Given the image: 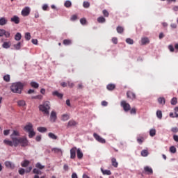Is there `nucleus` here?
Masks as SVG:
<instances>
[{
    "mask_svg": "<svg viewBox=\"0 0 178 178\" xmlns=\"http://www.w3.org/2000/svg\"><path fill=\"white\" fill-rule=\"evenodd\" d=\"M14 147H17L20 144L21 147H27L29 145V140L26 136L13 138Z\"/></svg>",
    "mask_w": 178,
    "mask_h": 178,
    "instance_id": "1",
    "label": "nucleus"
},
{
    "mask_svg": "<svg viewBox=\"0 0 178 178\" xmlns=\"http://www.w3.org/2000/svg\"><path fill=\"white\" fill-rule=\"evenodd\" d=\"M24 85L22 82H16L12 84L10 90L16 94H22Z\"/></svg>",
    "mask_w": 178,
    "mask_h": 178,
    "instance_id": "2",
    "label": "nucleus"
},
{
    "mask_svg": "<svg viewBox=\"0 0 178 178\" xmlns=\"http://www.w3.org/2000/svg\"><path fill=\"white\" fill-rule=\"evenodd\" d=\"M51 109V104L49 102L46 101L42 104L39 106V111L42 112L44 115H47V116L49 115V110Z\"/></svg>",
    "mask_w": 178,
    "mask_h": 178,
    "instance_id": "3",
    "label": "nucleus"
},
{
    "mask_svg": "<svg viewBox=\"0 0 178 178\" xmlns=\"http://www.w3.org/2000/svg\"><path fill=\"white\" fill-rule=\"evenodd\" d=\"M120 105L122 108H123L124 112H129V111L131 109V106H130V104L126 102V101L124 100L121 102Z\"/></svg>",
    "mask_w": 178,
    "mask_h": 178,
    "instance_id": "4",
    "label": "nucleus"
},
{
    "mask_svg": "<svg viewBox=\"0 0 178 178\" xmlns=\"http://www.w3.org/2000/svg\"><path fill=\"white\" fill-rule=\"evenodd\" d=\"M93 137L97 141H98V143H101L102 144H105V143H106V140H105V139H104L97 133L93 134Z\"/></svg>",
    "mask_w": 178,
    "mask_h": 178,
    "instance_id": "5",
    "label": "nucleus"
},
{
    "mask_svg": "<svg viewBox=\"0 0 178 178\" xmlns=\"http://www.w3.org/2000/svg\"><path fill=\"white\" fill-rule=\"evenodd\" d=\"M24 131L26 133H29V131H31L32 130H34L33 124L29 122L24 127Z\"/></svg>",
    "mask_w": 178,
    "mask_h": 178,
    "instance_id": "6",
    "label": "nucleus"
},
{
    "mask_svg": "<svg viewBox=\"0 0 178 178\" xmlns=\"http://www.w3.org/2000/svg\"><path fill=\"white\" fill-rule=\"evenodd\" d=\"M76 152H77V147H74L70 149V159H74L76 158Z\"/></svg>",
    "mask_w": 178,
    "mask_h": 178,
    "instance_id": "7",
    "label": "nucleus"
},
{
    "mask_svg": "<svg viewBox=\"0 0 178 178\" xmlns=\"http://www.w3.org/2000/svg\"><path fill=\"white\" fill-rule=\"evenodd\" d=\"M57 116H56V112L51 111L50 115V122L52 123H55L56 122Z\"/></svg>",
    "mask_w": 178,
    "mask_h": 178,
    "instance_id": "8",
    "label": "nucleus"
},
{
    "mask_svg": "<svg viewBox=\"0 0 178 178\" xmlns=\"http://www.w3.org/2000/svg\"><path fill=\"white\" fill-rule=\"evenodd\" d=\"M4 165L7 169H15V163L11 161H6Z\"/></svg>",
    "mask_w": 178,
    "mask_h": 178,
    "instance_id": "9",
    "label": "nucleus"
},
{
    "mask_svg": "<svg viewBox=\"0 0 178 178\" xmlns=\"http://www.w3.org/2000/svg\"><path fill=\"white\" fill-rule=\"evenodd\" d=\"M22 16H29L30 15V8L29 7H25L22 10Z\"/></svg>",
    "mask_w": 178,
    "mask_h": 178,
    "instance_id": "10",
    "label": "nucleus"
},
{
    "mask_svg": "<svg viewBox=\"0 0 178 178\" xmlns=\"http://www.w3.org/2000/svg\"><path fill=\"white\" fill-rule=\"evenodd\" d=\"M144 172L146 175H152V173H154L152 168H151L149 166L144 167Z\"/></svg>",
    "mask_w": 178,
    "mask_h": 178,
    "instance_id": "11",
    "label": "nucleus"
},
{
    "mask_svg": "<svg viewBox=\"0 0 178 178\" xmlns=\"http://www.w3.org/2000/svg\"><path fill=\"white\" fill-rule=\"evenodd\" d=\"M19 136H20V133L18 131L14 130L10 136L12 141H13V138H17Z\"/></svg>",
    "mask_w": 178,
    "mask_h": 178,
    "instance_id": "12",
    "label": "nucleus"
},
{
    "mask_svg": "<svg viewBox=\"0 0 178 178\" xmlns=\"http://www.w3.org/2000/svg\"><path fill=\"white\" fill-rule=\"evenodd\" d=\"M127 97L130 99H136V94L131 91H128L127 92Z\"/></svg>",
    "mask_w": 178,
    "mask_h": 178,
    "instance_id": "13",
    "label": "nucleus"
},
{
    "mask_svg": "<svg viewBox=\"0 0 178 178\" xmlns=\"http://www.w3.org/2000/svg\"><path fill=\"white\" fill-rule=\"evenodd\" d=\"M12 47V42H4L2 44V48H4L5 49H8Z\"/></svg>",
    "mask_w": 178,
    "mask_h": 178,
    "instance_id": "14",
    "label": "nucleus"
},
{
    "mask_svg": "<svg viewBox=\"0 0 178 178\" xmlns=\"http://www.w3.org/2000/svg\"><path fill=\"white\" fill-rule=\"evenodd\" d=\"M11 22L13 23H15V24H19V23H20V18H19V17L14 15L12 18H11Z\"/></svg>",
    "mask_w": 178,
    "mask_h": 178,
    "instance_id": "15",
    "label": "nucleus"
},
{
    "mask_svg": "<svg viewBox=\"0 0 178 178\" xmlns=\"http://www.w3.org/2000/svg\"><path fill=\"white\" fill-rule=\"evenodd\" d=\"M106 88L108 91H113L116 88V85L110 83L106 86Z\"/></svg>",
    "mask_w": 178,
    "mask_h": 178,
    "instance_id": "16",
    "label": "nucleus"
},
{
    "mask_svg": "<svg viewBox=\"0 0 178 178\" xmlns=\"http://www.w3.org/2000/svg\"><path fill=\"white\" fill-rule=\"evenodd\" d=\"M3 143L6 145H9L10 147H13V145H15L13 140H9L5 139L3 140Z\"/></svg>",
    "mask_w": 178,
    "mask_h": 178,
    "instance_id": "17",
    "label": "nucleus"
},
{
    "mask_svg": "<svg viewBox=\"0 0 178 178\" xmlns=\"http://www.w3.org/2000/svg\"><path fill=\"white\" fill-rule=\"evenodd\" d=\"M147 44H149V39L148 38H142L141 45H147Z\"/></svg>",
    "mask_w": 178,
    "mask_h": 178,
    "instance_id": "18",
    "label": "nucleus"
},
{
    "mask_svg": "<svg viewBox=\"0 0 178 178\" xmlns=\"http://www.w3.org/2000/svg\"><path fill=\"white\" fill-rule=\"evenodd\" d=\"M8 24V19L5 17L0 18V26H5Z\"/></svg>",
    "mask_w": 178,
    "mask_h": 178,
    "instance_id": "19",
    "label": "nucleus"
},
{
    "mask_svg": "<svg viewBox=\"0 0 178 178\" xmlns=\"http://www.w3.org/2000/svg\"><path fill=\"white\" fill-rule=\"evenodd\" d=\"M157 101L159 104H160V105H165L166 102V99H165V97H159Z\"/></svg>",
    "mask_w": 178,
    "mask_h": 178,
    "instance_id": "20",
    "label": "nucleus"
},
{
    "mask_svg": "<svg viewBox=\"0 0 178 178\" xmlns=\"http://www.w3.org/2000/svg\"><path fill=\"white\" fill-rule=\"evenodd\" d=\"M76 155L78 159H81L83 158V152H81V149H76Z\"/></svg>",
    "mask_w": 178,
    "mask_h": 178,
    "instance_id": "21",
    "label": "nucleus"
},
{
    "mask_svg": "<svg viewBox=\"0 0 178 178\" xmlns=\"http://www.w3.org/2000/svg\"><path fill=\"white\" fill-rule=\"evenodd\" d=\"M38 131H39V133H46V131H47V129L46 127H39L37 128Z\"/></svg>",
    "mask_w": 178,
    "mask_h": 178,
    "instance_id": "22",
    "label": "nucleus"
},
{
    "mask_svg": "<svg viewBox=\"0 0 178 178\" xmlns=\"http://www.w3.org/2000/svg\"><path fill=\"white\" fill-rule=\"evenodd\" d=\"M76 124H77V122H76V121L74 120H70L67 123V127H73V126H76Z\"/></svg>",
    "mask_w": 178,
    "mask_h": 178,
    "instance_id": "23",
    "label": "nucleus"
},
{
    "mask_svg": "<svg viewBox=\"0 0 178 178\" xmlns=\"http://www.w3.org/2000/svg\"><path fill=\"white\" fill-rule=\"evenodd\" d=\"M53 95L58 97V98H60V99H62V98H63V94L59 93V92H58V91L53 92Z\"/></svg>",
    "mask_w": 178,
    "mask_h": 178,
    "instance_id": "24",
    "label": "nucleus"
},
{
    "mask_svg": "<svg viewBox=\"0 0 178 178\" xmlns=\"http://www.w3.org/2000/svg\"><path fill=\"white\" fill-rule=\"evenodd\" d=\"M29 165H30V161L29 160H24L21 163V166H22V168H27Z\"/></svg>",
    "mask_w": 178,
    "mask_h": 178,
    "instance_id": "25",
    "label": "nucleus"
},
{
    "mask_svg": "<svg viewBox=\"0 0 178 178\" xmlns=\"http://www.w3.org/2000/svg\"><path fill=\"white\" fill-rule=\"evenodd\" d=\"M111 163H112V166H113L114 168H118V166L119 165L118 161H116V159L115 158H113L111 159Z\"/></svg>",
    "mask_w": 178,
    "mask_h": 178,
    "instance_id": "26",
    "label": "nucleus"
},
{
    "mask_svg": "<svg viewBox=\"0 0 178 178\" xmlns=\"http://www.w3.org/2000/svg\"><path fill=\"white\" fill-rule=\"evenodd\" d=\"M15 41H20L22 40V33H17L15 35Z\"/></svg>",
    "mask_w": 178,
    "mask_h": 178,
    "instance_id": "27",
    "label": "nucleus"
},
{
    "mask_svg": "<svg viewBox=\"0 0 178 178\" xmlns=\"http://www.w3.org/2000/svg\"><path fill=\"white\" fill-rule=\"evenodd\" d=\"M49 138H51V140H57L58 139V136H56V135H55V134H53L52 132L49 133L48 134Z\"/></svg>",
    "mask_w": 178,
    "mask_h": 178,
    "instance_id": "28",
    "label": "nucleus"
},
{
    "mask_svg": "<svg viewBox=\"0 0 178 178\" xmlns=\"http://www.w3.org/2000/svg\"><path fill=\"white\" fill-rule=\"evenodd\" d=\"M51 151L54 152V154H62V149L55 147L53 148Z\"/></svg>",
    "mask_w": 178,
    "mask_h": 178,
    "instance_id": "29",
    "label": "nucleus"
},
{
    "mask_svg": "<svg viewBox=\"0 0 178 178\" xmlns=\"http://www.w3.org/2000/svg\"><path fill=\"white\" fill-rule=\"evenodd\" d=\"M29 138H33L35 136V131H34V129H32L31 131H29Z\"/></svg>",
    "mask_w": 178,
    "mask_h": 178,
    "instance_id": "30",
    "label": "nucleus"
},
{
    "mask_svg": "<svg viewBox=\"0 0 178 178\" xmlns=\"http://www.w3.org/2000/svg\"><path fill=\"white\" fill-rule=\"evenodd\" d=\"M102 172L103 175H106L107 176H111V175H112V172H111V170H104L103 169H102Z\"/></svg>",
    "mask_w": 178,
    "mask_h": 178,
    "instance_id": "31",
    "label": "nucleus"
},
{
    "mask_svg": "<svg viewBox=\"0 0 178 178\" xmlns=\"http://www.w3.org/2000/svg\"><path fill=\"white\" fill-rule=\"evenodd\" d=\"M98 23H105L106 22V19L104 17H99L97 18Z\"/></svg>",
    "mask_w": 178,
    "mask_h": 178,
    "instance_id": "32",
    "label": "nucleus"
},
{
    "mask_svg": "<svg viewBox=\"0 0 178 178\" xmlns=\"http://www.w3.org/2000/svg\"><path fill=\"white\" fill-rule=\"evenodd\" d=\"M17 104L18 106H26V102L24 100H19Z\"/></svg>",
    "mask_w": 178,
    "mask_h": 178,
    "instance_id": "33",
    "label": "nucleus"
},
{
    "mask_svg": "<svg viewBox=\"0 0 178 178\" xmlns=\"http://www.w3.org/2000/svg\"><path fill=\"white\" fill-rule=\"evenodd\" d=\"M140 154L143 156H148L149 153L148 152V149H143L141 151Z\"/></svg>",
    "mask_w": 178,
    "mask_h": 178,
    "instance_id": "34",
    "label": "nucleus"
},
{
    "mask_svg": "<svg viewBox=\"0 0 178 178\" xmlns=\"http://www.w3.org/2000/svg\"><path fill=\"white\" fill-rule=\"evenodd\" d=\"M63 45H71L72 41L69 39H65L63 42Z\"/></svg>",
    "mask_w": 178,
    "mask_h": 178,
    "instance_id": "35",
    "label": "nucleus"
},
{
    "mask_svg": "<svg viewBox=\"0 0 178 178\" xmlns=\"http://www.w3.org/2000/svg\"><path fill=\"white\" fill-rule=\"evenodd\" d=\"M124 31V29H123V27L122 26L117 27V32L118 33V34H122V33H123Z\"/></svg>",
    "mask_w": 178,
    "mask_h": 178,
    "instance_id": "36",
    "label": "nucleus"
},
{
    "mask_svg": "<svg viewBox=\"0 0 178 178\" xmlns=\"http://www.w3.org/2000/svg\"><path fill=\"white\" fill-rule=\"evenodd\" d=\"M127 44H129V45H133L134 44V40L131 38H127L126 39Z\"/></svg>",
    "mask_w": 178,
    "mask_h": 178,
    "instance_id": "37",
    "label": "nucleus"
},
{
    "mask_svg": "<svg viewBox=\"0 0 178 178\" xmlns=\"http://www.w3.org/2000/svg\"><path fill=\"white\" fill-rule=\"evenodd\" d=\"M4 81H6L7 83H9L10 81V75L6 74L3 76Z\"/></svg>",
    "mask_w": 178,
    "mask_h": 178,
    "instance_id": "38",
    "label": "nucleus"
},
{
    "mask_svg": "<svg viewBox=\"0 0 178 178\" xmlns=\"http://www.w3.org/2000/svg\"><path fill=\"white\" fill-rule=\"evenodd\" d=\"M25 40H26V41H30V40H31V35L30 33L27 32L25 33Z\"/></svg>",
    "mask_w": 178,
    "mask_h": 178,
    "instance_id": "39",
    "label": "nucleus"
},
{
    "mask_svg": "<svg viewBox=\"0 0 178 178\" xmlns=\"http://www.w3.org/2000/svg\"><path fill=\"white\" fill-rule=\"evenodd\" d=\"M170 152H171V154H176L177 152V149L175 146H171L170 147Z\"/></svg>",
    "mask_w": 178,
    "mask_h": 178,
    "instance_id": "40",
    "label": "nucleus"
},
{
    "mask_svg": "<svg viewBox=\"0 0 178 178\" xmlns=\"http://www.w3.org/2000/svg\"><path fill=\"white\" fill-rule=\"evenodd\" d=\"M61 120H63V122H66V120H69V115L67 114H63L62 116Z\"/></svg>",
    "mask_w": 178,
    "mask_h": 178,
    "instance_id": "41",
    "label": "nucleus"
},
{
    "mask_svg": "<svg viewBox=\"0 0 178 178\" xmlns=\"http://www.w3.org/2000/svg\"><path fill=\"white\" fill-rule=\"evenodd\" d=\"M31 87H33V88H38L40 87V85L37 82H31Z\"/></svg>",
    "mask_w": 178,
    "mask_h": 178,
    "instance_id": "42",
    "label": "nucleus"
},
{
    "mask_svg": "<svg viewBox=\"0 0 178 178\" xmlns=\"http://www.w3.org/2000/svg\"><path fill=\"white\" fill-rule=\"evenodd\" d=\"M35 167L38 168V169H44L45 168V165H42L40 164V163H37L35 165Z\"/></svg>",
    "mask_w": 178,
    "mask_h": 178,
    "instance_id": "43",
    "label": "nucleus"
},
{
    "mask_svg": "<svg viewBox=\"0 0 178 178\" xmlns=\"http://www.w3.org/2000/svg\"><path fill=\"white\" fill-rule=\"evenodd\" d=\"M22 45V42H19L17 44H14V48H15L17 50L20 49Z\"/></svg>",
    "mask_w": 178,
    "mask_h": 178,
    "instance_id": "44",
    "label": "nucleus"
},
{
    "mask_svg": "<svg viewBox=\"0 0 178 178\" xmlns=\"http://www.w3.org/2000/svg\"><path fill=\"white\" fill-rule=\"evenodd\" d=\"M155 134H156V131L155 129H151L149 131V135L151 137H154V136H155Z\"/></svg>",
    "mask_w": 178,
    "mask_h": 178,
    "instance_id": "45",
    "label": "nucleus"
},
{
    "mask_svg": "<svg viewBox=\"0 0 178 178\" xmlns=\"http://www.w3.org/2000/svg\"><path fill=\"white\" fill-rule=\"evenodd\" d=\"M64 5L65 8H70L72 6V2L70 1H66Z\"/></svg>",
    "mask_w": 178,
    "mask_h": 178,
    "instance_id": "46",
    "label": "nucleus"
},
{
    "mask_svg": "<svg viewBox=\"0 0 178 178\" xmlns=\"http://www.w3.org/2000/svg\"><path fill=\"white\" fill-rule=\"evenodd\" d=\"M156 116H157L158 119H160V120L162 119V111H157Z\"/></svg>",
    "mask_w": 178,
    "mask_h": 178,
    "instance_id": "47",
    "label": "nucleus"
},
{
    "mask_svg": "<svg viewBox=\"0 0 178 178\" xmlns=\"http://www.w3.org/2000/svg\"><path fill=\"white\" fill-rule=\"evenodd\" d=\"M176 104H177V98L173 97L171 99V105H176Z\"/></svg>",
    "mask_w": 178,
    "mask_h": 178,
    "instance_id": "48",
    "label": "nucleus"
},
{
    "mask_svg": "<svg viewBox=\"0 0 178 178\" xmlns=\"http://www.w3.org/2000/svg\"><path fill=\"white\" fill-rule=\"evenodd\" d=\"M129 111L131 115H136V113H137V110L136 109V108H132Z\"/></svg>",
    "mask_w": 178,
    "mask_h": 178,
    "instance_id": "49",
    "label": "nucleus"
},
{
    "mask_svg": "<svg viewBox=\"0 0 178 178\" xmlns=\"http://www.w3.org/2000/svg\"><path fill=\"white\" fill-rule=\"evenodd\" d=\"M83 8H90V2L88 1H84L83 3Z\"/></svg>",
    "mask_w": 178,
    "mask_h": 178,
    "instance_id": "50",
    "label": "nucleus"
},
{
    "mask_svg": "<svg viewBox=\"0 0 178 178\" xmlns=\"http://www.w3.org/2000/svg\"><path fill=\"white\" fill-rule=\"evenodd\" d=\"M137 142L138 143V144H143V143H144V138L143 137L138 138Z\"/></svg>",
    "mask_w": 178,
    "mask_h": 178,
    "instance_id": "51",
    "label": "nucleus"
},
{
    "mask_svg": "<svg viewBox=\"0 0 178 178\" xmlns=\"http://www.w3.org/2000/svg\"><path fill=\"white\" fill-rule=\"evenodd\" d=\"M33 99H42V95H38L32 97Z\"/></svg>",
    "mask_w": 178,
    "mask_h": 178,
    "instance_id": "52",
    "label": "nucleus"
},
{
    "mask_svg": "<svg viewBox=\"0 0 178 178\" xmlns=\"http://www.w3.org/2000/svg\"><path fill=\"white\" fill-rule=\"evenodd\" d=\"M80 23H81V24L84 25V24H86V23H87V19H86V18H81L80 19Z\"/></svg>",
    "mask_w": 178,
    "mask_h": 178,
    "instance_id": "53",
    "label": "nucleus"
},
{
    "mask_svg": "<svg viewBox=\"0 0 178 178\" xmlns=\"http://www.w3.org/2000/svg\"><path fill=\"white\" fill-rule=\"evenodd\" d=\"M18 172H19V175H24V173H26V170H24V168H20Z\"/></svg>",
    "mask_w": 178,
    "mask_h": 178,
    "instance_id": "54",
    "label": "nucleus"
},
{
    "mask_svg": "<svg viewBox=\"0 0 178 178\" xmlns=\"http://www.w3.org/2000/svg\"><path fill=\"white\" fill-rule=\"evenodd\" d=\"M103 15H104V16H105V17H108V16H109V13L108 12V10H104Z\"/></svg>",
    "mask_w": 178,
    "mask_h": 178,
    "instance_id": "55",
    "label": "nucleus"
},
{
    "mask_svg": "<svg viewBox=\"0 0 178 178\" xmlns=\"http://www.w3.org/2000/svg\"><path fill=\"white\" fill-rule=\"evenodd\" d=\"M168 49H170V52H175V47H173V45L172 44L168 46Z\"/></svg>",
    "mask_w": 178,
    "mask_h": 178,
    "instance_id": "56",
    "label": "nucleus"
},
{
    "mask_svg": "<svg viewBox=\"0 0 178 178\" xmlns=\"http://www.w3.org/2000/svg\"><path fill=\"white\" fill-rule=\"evenodd\" d=\"M4 35L6 38H9V37H10V33H9V31H5Z\"/></svg>",
    "mask_w": 178,
    "mask_h": 178,
    "instance_id": "57",
    "label": "nucleus"
},
{
    "mask_svg": "<svg viewBox=\"0 0 178 178\" xmlns=\"http://www.w3.org/2000/svg\"><path fill=\"white\" fill-rule=\"evenodd\" d=\"M70 20H72V22H74V20H77V15H74L71 17Z\"/></svg>",
    "mask_w": 178,
    "mask_h": 178,
    "instance_id": "58",
    "label": "nucleus"
},
{
    "mask_svg": "<svg viewBox=\"0 0 178 178\" xmlns=\"http://www.w3.org/2000/svg\"><path fill=\"white\" fill-rule=\"evenodd\" d=\"M171 131L172 133H178V128L177 127H173L171 129Z\"/></svg>",
    "mask_w": 178,
    "mask_h": 178,
    "instance_id": "59",
    "label": "nucleus"
},
{
    "mask_svg": "<svg viewBox=\"0 0 178 178\" xmlns=\"http://www.w3.org/2000/svg\"><path fill=\"white\" fill-rule=\"evenodd\" d=\"M33 172L35 173V175H40V170L38 169L34 168L33 170Z\"/></svg>",
    "mask_w": 178,
    "mask_h": 178,
    "instance_id": "60",
    "label": "nucleus"
},
{
    "mask_svg": "<svg viewBox=\"0 0 178 178\" xmlns=\"http://www.w3.org/2000/svg\"><path fill=\"white\" fill-rule=\"evenodd\" d=\"M10 132V130L7 129L3 131L4 136H9V133Z\"/></svg>",
    "mask_w": 178,
    "mask_h": 178,
    "instance_id": "61",
    "label": "nucleus"
},
{
    "mask_svg": "<svg viewBox=\"0 0 178 178\" xmlns=\"http://www.w3.org/2000/svg\"><path fill=\"white\" fill-rule=\"evenodd\" d=\"M63 169L65 172H67V170H69V165H67V164H65L63 165Z\"/></svg>",
    "mask_w": 178,
    "mask_h": 178,
    "instance_id": "62",
    "label": "nucleus"
},
{
    "mask_svg": "<svg viewBox=\"0 0 178 178\" xmlns=\"http://www.w3.org/2000/svg\"><path fill=\"white\" fill-rule=\"evenodd\" d=\"M5 33V29H0V37H3Z\"/></svg>",
    "mask_w": 178,
    "mask_h": 178,
    "instance_id": "63",
    "label": "nucleus"
},
{
    "mask_svg": "<svg viewBox=\"0 0 178 178\" xmlns=\"http://www.w3.org/2000/svg\"><path fill=\"white\" fill-rule=\"evenodd\" d=\"M112 42H113L115 44H118V38H113Z\"/></svg>",
    "mask_w": 178,
    "mask_h": 178,
    "instance_id": "64",
    "label": "nucleus"
}]
</instances>
